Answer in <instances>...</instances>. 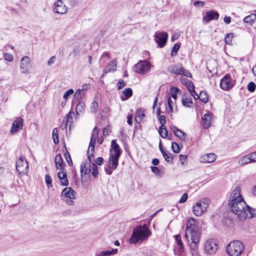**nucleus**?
<instances>
[{"label":"nucleus","mask_w":256,"mask_h":256,"mask_svg":"<svg viewBox=\"0 0 256 256\" xmlns=\"http://www.w3.org/2000/svg\"><path fill=\"white\" fill-rule=\"evenodd\" d=\"M228 206L230 210L238 216L240 220H244L247 218L246 210L248 206L244 200L237 201L229 200Z\"/></svg>","instance_id":"obj_1"},{"label":"nucleus","mask_w":256,"mask_h":256,"mask_svg":"<svg viewBox=\"0 0 256 256\" xmlns=\"http://www.w3.org/2000/svg\"><path fill=\"white\" fill-rule=\"evenodd\" d=\"M151 234L146 224L138 226L134 228L132 234L130 238V242L136 244L139 241L142 242L147 239Z\"/></svg>","instance_id":"obj_2"},{"label":"nucleus","mask_w":256,"mask_h":256,"mask_svg":"<svg viewBox=\"0 0 256 256\" xmlns=\"http://www.w3.org/2000/svg\"><path fill=\"white\" fill-rule=\"evenodd\" d=\"M244 249V245L240 240H234L227 244L226 252L230 256H240Z\"/></svg>","instance_id":"obj_3"},{"label":"nucleus","mask_w":256,"mask_h":256,"mask_svg":"<svg viewBox=\"0 0 256 256\" xmlns=\"http://www.w3.org/2000/svg\"><path fill=\"white\" fill-rule=\"evenodd\" d=\"M185 238L190 248H198L200 238L198 229L185 230Z\"/></svg>","instance_id":"obj_4"},{"label":"nucleus","mask_w":256,"mask_h":256,"mask_svg":"<svg viewBox=\"0 0 256 256\" xmlns=\"http://www.w3.org/2000/svg\"><path fill=\"white\" fill-rule=\"evenodd\" d=\"M151 67L150 63L146 60H140L133 68L134 71L137 74H144L150 72Z\"/></svg>","instance_id":"obj_5"},{"label":"nucleus","mask_w":256,"mask_h":256,"mask_svg":"<svg viewBox=\"0 0 256 256\" xmlns=\"http://www.w3.org/2000/svg\"><path fill=\"white\" fill-rule=\"evenodd\" d=\"M209 200L205 198L196 203L193 206V212L196 216H200L208 208Z\"/></svg>","instance_id":"obj_6"},{"label":"nucleus","mask_w":256,"mask_h":256,"mask_svg":"<svg viewBox=\"0 0 256 256\" xmlns=\"http://www.w3.org/2000/svg\"><path fill=\"white\" fill-rule=\"evenodd\" d=\"M235 80L232 78L230 74H226L220 80V87L224 90H228L234 87Z\"/></svg>","instance_id":"obj_7"},{"label":"nucleus","mask_w":256,"mask_h":256,"mask_svg":"<svg viewBox=\"0 0 256 256\" xmlns=\"http://www.w3.org/2000/svg\"><path fill=\"white\" fill-rule=\"evenodd\" d=\"M28 164L26 160L22 156H20L16 163V170L20 174H25L27 173Z\"/></svg>","instance_id":"obj_8"},{"label":"nucleus","mask_w":256,"mask_h":256,"mask_svg":"<svg viewBox=\"0 0 256 256\" xmlns=\"http://www.w3.org/2000/svg\"><path fill=\"white\" fill-rule=\"evenodd\" d=\"M168 34L165 32L155 34V41L158 44L160 48L164 47L166 43Z\"/></svg>","instance_id":"obj_9"},{"label":"nucleus","mask_w":256,"mask_h":256,"mask_svg":"<svg viewBox=\"0 0 256 256\" xmlns=\"http://www.w3.org/2000/svg\"><path fill=\"white\" fill-rule=\"evenodd\" d=\"M98 136V130L96 126L94 128L92 134L88 150L91 153V156H94V146L96 139Z\"/></svg>","instance_id":"obj_10"},{"label":"nucleus","mask_w":256,"mask_h":256,"mask_svg":"<svg viewBox=\"0 0 256 256\" xmlns=\"http://www.w3.org/2000/svg\"><path fill=\"white\" fill-rule=\"evenodd\" d=\"M217 244L212 240H209L206 242L204 245V252L208 254H212L217 250Z\"/></svg>","instance_id":"obj_11"},{"label":"nucleus","mask_w":256,"mask_h":256,"mask_svg":"<svg viewBox=\"0 0 256 256\" xmlns=\"http://www.w3.org/2000/svg\"><path fill=\"white\" fill-rule=\"evenodd\" d=\"M87 156L89 162L88 164L83 162L81 164L80 172L82 175L84 173V174H88L91 172L90 162H92V158L94 156H91V153H90L89 151L87 152Z\"/></svg>","instance_id":"obj_12"},{"label":"nucleus","mask_w":256,"mask_h":256,"mask_svg":"<svg viewBox=\"0 0 256 256\" xmlns=\"http://www.w3.org/2000/svg\"><path fill=\"white\" fill-rule=\"evenodd\" d=\"M159 117V121L161 124V126H160L158 130V132L162 138H166L168 137V130L166 127L164 126V124L166 122V118L164 115H160Z\"/></svg>","instance_id":"obj_13"},{"label":"nucleus","mask_w":256,"mask_h":256,"mask_svg":"<svg viewBox=\"0 0 256 256\" xmlns=\"http://www.w3.org/2000/svg\"><path fill=\"white\" fill-rule=\"evenodd\" d=\"M24 120L21 117L18 118L12 123L10 129V133L14 134L16 133L20 130L22 129L23 126Z\"/></svg>","instance_id":"obj_14"},{"label":"nucleus","mask_w":256,"mask_h":256,"mask_svg":"<svg viewBox=\"0 0 256 256\" xmlns=\"http://www.w3.org/2000/svg\"><path fill=\"white\" fill-rule=\"evenodd\" d=\"M54 12L58 14H64L67 12L66 6L64 4L62 0H58L54 3Z\"/></svg>","instance_id":"obj_15"},{"label":"nucleus","mask_w":256,"mask_h":256,"mask_svg":"<svg viewBox=\"0 0 256 256\" xmlns=\"http://www.w3.org/2000/svg\"><path fill=\"white\" fill-rule=\"evenodd\" d=\"M30 58L28 56L23 57L20 61V69L22 73H26L31 67Z\"/></svg>","instance_id":"obj_16"},{"label":"nucleus","mask_w":256,"mask_h":256,"mask_svg":"<svg viewBox=\"0 0 256 256\" xmlns=\"http://www.w3.org/2000/svg\"><path fill=\"white\" fill-rule=\"evenodd\" d=\"M120 156L112 154L111 152L109 157L108 168L112 170L116 168L118 164V159Z\"/></svg>","instance_id":"obj_17"},{"label":"nucleus","mask_w":256,"mask_h":256,"mask_svg":"<svg viewBox=\"0 0 256 256\" xmlns=\"http://www.w3.org/2000/svg\"><path fill=\"white\" fill-rule=\"evenodd\" d=\"M234 201L242 200L244 198L240 194V187L237 186L230 192L229 200H233Z\"/></svg>","instance_id":"obj_18"},{"label":"nucleus","mask_w":256,"mask_h":256,"mask_svg":"<svg viewBox=\"0 0 256 256\" xmlns=\"http://www.w3.org/2000/svg\"><path fill=\"white\" fill-rule=\"evenodd\" d=\"M183 66L181 64H172L168 68V70L169 72L176 75H181Z\"/></svg>","instance_id":"obj_19"},{"label":"nucleus","mask_w":256,"mask_h":256,"mask_svg":"<svg viewBox=\"0 0 256 256\" xmlns=\"http://www.w3.org/2000/svg\"><path fill=\"white\" fill-rule=\"evenodd\" d=\"M254 154H253V152L250 154L246 155L238 160V164L240 165H244L248 164L250 162H256V160L254 158H253Z\"/></svg>","instance_id":"obj_20"},{"label":"nucleus","mask_w":256,"mask_h":256,"mask_svg":"<svg viewBox=\"0 0 256 256\" xmlns=\"http://www.w3.org/2000/svg\"><path fill=\"white\" fill-rule=\"evenodd\" d=\"M219 18V14L217 12L210 10L206 12V15L204 17V20L208 22L212 20H216Z\"/></svg>","instance_id":"obj_21"},{"label":"nucleus","mask_w":256,"mask_h":256,"mask_svg":"<svg viewBox=\"0 0 256 256\" xmlns=\"http://www.w3.org/2000/svg\"><path fill=\"white\" fill-rule=\"evenodd\" d=\"M75 194L76 192L72 188L70 187H67L62 190V196H64L65 197L69 198L70 200H72L75 198Z\"/></svg>","instance_id":"obj_22"},{"label":"nucleus","mask_w":256,"mask_h":256,"mask_svg":"<svg viewBox=\"0 0 256 256\" xmlns=\"http://www.w3.org/2000/svg\"><path fill=\"white\" fill-rule=\"evenodd\" d=\"M170 128L176 136L178 137L181 140H185L186 136V134L185 132L178 129L176 126H172Z\"/></svg>","instance_id":"obj_23"},{"label":"nucleus","mask_w":256,"mask_h":256,"mask_svg":"<svg viewBox=\"0 0 256 256\" xmlns=\"http://www.w3.org/2000/svg\"><path fill=\"white\" fill-rule=\"evenodd\" d=\"M216 159V156L214 153H210L203 155L200 158L202 162L211 163Z\"/></svg>","instance_id":"obj_24"},{"label":"nucleus","mask_w":256,"mask_h":256,"mask_svg":"<svg viewBox=\"0 0 256 256\" xmlns=\"http://www.w3.org/2000/svg\"><path fill=\"white\" fill-rule=\"evenodd\" d=\"M54 162L57 169L62 170L64 168L66 164L60 154H58L56 156Z\"/></svg>","instance_id":"obj_25"},{"label":"nucleus","mask_w":256,"mask_h":256,"mask_svg":"<svg viewBox=\"0 0 256 256\" xmlns=\"http://www.w3.org/2000/svg\"><path fill=\"white\" fill-rule=\"evenodd\" d=\"M58 177L60 181L61 184L64 186L68 185V181L67 178L66 174L64 171H60L58 174Z\"/></svg>","instance_id":"obj_26"},{"label":"nucleus","mask_w":256,"mask_h":256,"mask_svg":"<svg viewBox=\"0 0 256 256\" xmlns=\"http://www.w3.org/2000/svg\"><path fill=\"white\" fill-rule=\"evenodd\" d=\"M144 110L142 108H138L136 111L135 121L138 124H140L142 119L144 117Z\"/></svg>","instance_id":"obj_27"},{"label":"nucleus","mask_w":256,"mask_h":256,"mask_svg":"<svg viewBox=\"0 0 256 256\" xmlns=\"http://www.w3.org/2000/svg\"><path fill=\"white\" fill-rule=\"evenodd\" d=\"M186 86L192 96L195 100H197L199 97L198 96V94L194 90V83L190 80Z\"/></svg>","instance_id":"obj_28"},{"label":"nucleus","mask_w":256,"mask_h":256,"mask_svg":"<svg viewBox=\"0 0 256 256\" xmlns=\"http://www.w3.org/2000/svg\"><path fill=\"white\" fill-rule=\"evenodd\" d=\"M117 62L116 60H112L107 65L104 70V73L106 74L110 72H114L116 70Z\"/></svg>","instance_id":"obj_29"},{"label":"nucleus","mask_w":256,"mask_h":256,"mask_svg":"<svg viewBox=\"0 0 256 256\" xmlns=\"http://www.w3.org/2000/svg\"><path fill=\"white\" fill-rule=\"evenodd\" d=\"M196 221L194 218H188L186 223V230L198 229V227L196 226Z\"/></svg>","instance_id":"obj_30"},{"label":"nucleus","mask_w":256,"mask_h":256,"mask_svg":"<svg viewBox=\"0 0 256 256\" xmlns=\"http://www.w3.org/2000/svg\"><path fill=\"white\" fill-rule=\"evenodd\" d=\"M74 112L70 110L67 114L66 119V118H64L62 126H63V125L64 124V128H66L67 126H68V122L70 123V125L71 123L72 122L73 116H74Z\"/></svg>","instance_id":"obj_31"},{"label":"nucleus","mask_w":256,"mask_h":256,"mask_svg":"<svg viewBox=\"0 0 256 256\" xmlns=\"http://www.w3.org/2000/svg\"><path fill=\"white\" fill-rule=\"evenodd\" d=\"M111 146L114 150L112 154L120 156L121 151L119 145L116 143V140H113L111 142Z\"/></svg>","instance_id":"obj_32"},{"label":"nucleus","mask_w":256,"mask_h":256,"mask_svg":"<svg viewBox=\"0 0 256 256\" xmlns=\"http://www.w3.org/2000/svg\"><path fill=\"white\" fill-rule=\"evenodd\" d=\"M204 128L207 129L210 126L211 118L208 114H204L202 118Z\"/></svg>","instance_id":"obj_33"},{"label":"nucleus","mask_w":256,"mask_h":256,"mask_svg":"<svg viewBox=\"0 0 256 256\" xmlns=\"http://www.w3.org/2000/svg\"><path fill=\"white\" fill-rule=\"evenodd\" d=\"M122 94L124 96H122L120 99L122 101H124L132 96V90L131 88H126L123 92Z\"/></svg>","instance_id":"obj_34"},{"label":"nucleus","mask_w":256,"mask_h":256,"mask_svg":"<svg viewBox=\"0 0 256 256\" xmlns=\"http://www.w3.org/2000/svg\"><path fill=\"white\" fill-rule=\"evenodd\" d=\"M256 19V14H252L249 16L245 17L243 20L244 23L248 24L250 25H252L254 22V20Z\"/></svg>","instance_id":"obj_35"},{"label":"nucleus","mask_w":256,"mask_h":256,"mask_svg":"<svg viewBox=\"0 0 256 256\" xmlns=\"http://www.w3.org/2000/svg\"><path fill=\"white\" fill-rule=\"evenodd\" d=\"M198 96L199 98H198L197 100L200 99V100L204 104L208 102V98L207 93L205 91H202L200 94H198Z\"/></svg>","instance_id":"obj_36"},{"label":"nucleus","mask_w":256,"mask_h":256,"mask_svg":"<svg viewBox=\"0 0 256 256\" xmlns=\"http://www.w3.org/2000/svg\"><path fill=\"white\" fill-rule=\"evenodd\" d=\"M162 154L165 160H166L168 162H172L174 158L171 153L166 150L162 152Z\"/></svg>","instance_id":"obj_37"},{"label":"nucleus","mask_w":256,"mask_h":256,"mask_svg":"<svg viewBox=\"0 0 256 256\" xmlns=\"http://www.w3.org/2000/svg\"><path fill=\"white\" fill-rule=\"evenodd\" d=\"M85 104L82 101H80L76 106V114L79 115L80 113L82 112L84 110Z\"/></svg>","instance_id":"obj_38"},{"label":"nucleus","mask_w":256,"mask_h":256,"mask_svg":"<svg viewBox=\"0 0 256 256\" xmlns=\"http://www.w3.org/2000/svg\"><path fill=\"white\" fill-rule=\"evenodd\" d=\"M246 213L247 214V218H252L256 216V208H253L248 206V208L246 210Z\"/></svg>","instance_id":"obj_39"},{"label":"nucleus","mask_w":256,"mask_h":256,"mask_svg":"<svg viewBox=\"0 0 256 256\" xmlns=\"http://www.w3.org/2000/svg\"><path fill=\"white\" fill-rule=\"evenodd\" d=\"M176 241V242L177 245L178 246L179 251L182 252L184 250V245L181 240V236L180 234L175 236Z\"/></svg>","instance_id":"obj_40"},{"label":"nucleus","mask_w":256,"mask_h":256,"mask_svg":"<svg viewBox=\"0 0 256 256\" xmlns=\"http://www.w3.org/2000/svg\"><path fill=\"white\" fill-rule=\"evenodd\" d=\"M192 103V100L190 97L183 98L182 99V104L185 106L190 107Z\"/></svg>","instance_id":"obj_41"},{"label":"nucleus","mask_w":256,"mask_h":256,"mask_svg":"<svg viewBox=\"0 0 256 256\" xmlns=\"http://www.w3.org/2000/svg\"><path fill=\"white\" fill-rule=\"evenodd\" d=\"M58 130L57 128H54L52 130V139L54 144H56L58 143Z\"/></svg>","instance_id":"obj_42"},{"label":"nucleus","mask_w":256,"mask_h":256,"mask_svg":"<svg viewBox=\"0 0 256 256\" xmlns=\"http://www.w3.org/2000/svg\"><path fill=\"white\" fill-rule=\"evenodd\" d=\"M98 167L97 165L94 163H92V165L91 166L90 172H91L92 176L94 178H96L98 176Z\"/></svg>","instance_id":"obj_43"},{"label":"nucleus","mask_w":256,"mask_h":256,"mask_svg":"<svg viewBox=\"0 0 256 256\" xmlns=\"http://www.w3.org/2000/svg\"><path fill=\"white\" fill-rule=\"evenodd\" d=\"M234 33H230L226 35L224 41L227 44H232V39L234 37Z\"/></svg>","instance_id":"obj_44"},{"label":"nucleus","mask_w":256,"mask_h":256,"mask_svg":"<svg viewBox=\"0 0 256 256\" xmlns=\"http://www.w3.org/2000/svg\"><path fill=\"white\" fill-rule=\"evenodd\" d=\"M84 96V92L82 90H78L74 94V98L78 100L82 99Z\"/></svg>","instance_id":"obj_45"},{"label":"nucleus","mask_w":256,"mask_h":256,"mask_svg":"<svg viewBox=\"0 0 256 256\" xmlns=\"http://www.w3.org/2000/svg\"><path fill=\"white\" fill-rule=\"evenodd\" d=\"M180 90L178 88L172 87L170 88V93L172 97L175 100L177 98V94Z\"/></svg>","instance_id":"obj_46"},{"label":"nucleus","mask_w":256,"mask_h":256,"mask_svg":"<svg viewBox=\"0 0 256 256\" xmlns=\"http://www.w3.org/2000/svg\"><path fill=\"white\" fill-rule=\"evenodd\" d=\"M45 181H46V184L47 185V186L48 188H52V179L50 176L49 174H46V176H45Z\"/></svg>","instance_id":"obj_47"},{"label":"nucleus","mask_w":256,"mask_h":256,"mask_svg":"<svg viewBox=\"0 0 256 256\" xmlns=\"http://www.w3.org/2000/svg\"><path fill=\"white\" fill-rule=\"evenodd\" d=\"M172 148L174 153H178L180 151V148L178 144L176 142L172 143Z\"/></svg>","instance_id":"obj_48"},{"label":"nucleus","mask_w":256,"mask_h":256,"mask_svg":"<svg viewBox=\"0 0 256 256\" xmlns=\"http://www.w3.org/2000/svg\"><path fill=\"white\" fill-rule=\"evenodd\" d=\"M180 48V45L178 44H175L172 48L171 56H173L176 55L178 51Z\"/></svg>","instance_id":"obj_49"},{"label":"nucleus","mask_w":256,"mask_h":256,"mask_svg":"<svg viewBox=\"0 0 256 256\" xmlns=\"http://www.w3.org/2000/svg\"><path fill=\"white\" fill-rule=\"evenodd\" d=\"M65 158L70 166H71L72 164V162L70 158V154L68 153V150L66 149V152L64 154Z\"/></svg>","instance_id":"obj_50"},{"label":"nucleus","mask_w":256,"mask_h":256,"mask_svg":"<svg viewBox=\"0 0 256 256\" xmlns=\"http://www.w3.org/2000/svg\"><path fill=\"white\" fill-rule=\"evenodd\" d=\"M98 103L94 101L90 105V110L93 113H96L98 110Z\"/></svg>","instance_id":"obj_51"},{"label":"nucleus","mask_w":256,"mask_h":256,"mask_svg":"<svg viewBox=\"0 0 256 256\" xmlns=\"http://www.w3.org/2000/svg\"><path fill=\"white\" fill-rule=\"evenodd\" d=\"M256 88V85L254 82H250L248 85V90L250 92H254Z\"/></svg>","instance_id":"obj_52"},{"label":"nucleus","mask_w":256,"mask_h":256,"mask_svg":"<svg viewBox=\"0 0 256 256\" xmlns=\"http://www.w3.org/2000/svg\"><path fill=\"white\" fill-rule=\"evenodd\" d=\"M110 256V250L101 251L96 254V256Z\"/></svg>","instance_id":"obj_53"},{"label":"nucleus","mask_w":256,"mask_h":256,"mask_svg":"<svg viewBox=\"0 0 256 256\" xmlns=\"http://www.w3.org/2000/svg\"><path fill=\"white\" fill-rule=\"evenodd\" d=\"M181 75H183L184 76H185L190 78H192V75L191 73L190 72V71L185 69L184 67L183 70H182Z\"/></svg>","instance_id":"obj_54"},{"label":"nucleus","mask_w":256,"mask_h":256,"mask_svg":"<svg viewBox=\"0 0 256 256\" xmlns=\"http://www.w3.org/2000/svg\"><path fill=\"white\" fill-rule=\"evenodd\" d=\"M110 58V54L107 52H104L100 58V60L102 61L104 63L105 62H106Z\"/></svg>","instance_id":"obj_55"},{"label":"nucleus","mask_w":256,"mask_h":256,"mask_svg":"<svg viewBox=\"0 0 256 256\" xmlns=\"http://www.w3.org/2000/svg\"><path fill=\"white\" fill-rule=\"evenodd\" d=\"M180 164L182 165H184L187 162V156L186 155L180 154Z\"/></svg>","instance_id":"obj_56"},{"label":"nucleus","mask_w":256,"mask_h":256,"mask_svg":"<svg viewBox=\"0 0 256 256\" xmlns=\"http://www.w3.org/2000/svg\"><path fill=\"white\" fill-rule=\"evenodd\" d=\"M74 91L72 89H70L66 91V92L64 94L63 98L65 100H67L70 95L73 94Z\"/></svg>","instance_id":"obj_57"},{"label":"nucleus","mask_w":256,"mask_h":256,"mask_svg":"<svg viewBox=\"0 0 256 256\" xmlns=\"http://www.w3.org/2000/svg\"><path fill=\"white\" fill-rule=\"evenodd\" d=\"M4 58L8 62H12L13 60V56L12 54L8 53H4Z\"/></svg>","instance_id":"obj_58"},{"label":"nucleus","mask_w":256,"mask_h":256,"mask_svg":"<svg viewBox=\"0 0 256 256\" xmlns=\"http://www.w3.org/2000/svg\"><path fill=\"white\" fill-rule=\"evenodd\" d=\"M126 86V82L124 81L123 80L120 79L118 80V90L122 89L124 86Z\"/></svg>","instance_id":"obj_59"},{"label":"nucleus","mask_w":256,"mask_h":256,"mask_svg":"<svg viewBox=\"0 0 256 256\" xmlns=\"http://www.w3.org/2000/svg\"><path fill=\"white\" fill-rule=\"evenodd\" d=\"M151 170L157 176H159L160 174V170L156 166H151Z\"/></svg>","instance_id":"obj_60"},{"label":"nucleus","mask_w":256,"mask_h":256,"mask_svg":"<svg viewBox=\"0 0 256 256\" xmlns=\"http://www.w3.org/2000/svg\"><path fill=\"white\" fill-rule=\"evenodd\" d=\"M188 198V195L187 193H184L183 194V195L182 196L180 199L179 200L178 202L182 204L186 201Z\"/></svg>","instance_id":"obj_61"},{"label":"nucleus","mask_w":256,"mask_h":256,"mask_svg":"<svg viewBox=\"0 0 256 256\" xmlns=\"http://www.w3.org/2000/svg\"><path fill=\"white\" fill-rule=\"evenodd\" d=\"M194 4L195 6L203 7L204 6L205 3L202 1L196 0L194 2Z\"/></svg>","instance_id":"obj_62"},{"label":"nucleus","mask_w":256,"mask_h":256,"mask_svg":"<svg viewBox=\"0 0 256 256\" xmlns=\"http://www.w3.org/2000/svg\"><path fill=\"white\" fill-rule=\"evenodd\" d=\"M197 248H190L192 256H200L198 252L196 250Z\"/></svg>","instance_id":"obj_63"},{"label":"nucleus","mask_w":256,"mask_h":256,"mask_svg":"<svg viewBox=\"0 0 256 256\" xmlns=\"http://www.w3.org/2000/svg\"><path fill=\"white\" fill-rule=\"evenodd\" d=\"M180 80L181 81V82L184 86H186V84H187L190 81L188 80L187 78H186L185 76H180Z\"/></svg>","instance_id":"obj_64"}]
</instances>
